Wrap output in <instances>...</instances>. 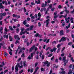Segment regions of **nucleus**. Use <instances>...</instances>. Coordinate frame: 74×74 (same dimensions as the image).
I'll return each instance as SVG.
<instances>
[{"instance_id":"774afa93","label":"nucleus","mask_w":74,"mask_h":74,"mask_svg":"<svg viewBox=\"0 0 74 74\" xmlns=\"http://www.w3.org/2000/svg\"><path fill=\"white\" fill-rule=\"evenodd\" d=\"M23 9H24V12H26V9H25V7H24Z\"/></svg>"},{"instance_id":"c03bdc74","label":"nucleus","mask_w":74,"mask_h":74,"mask_svg":"<svg viewBox=\"0 0 74 74\" xmlns=\"http://www.w3.org/2000/svg\"><path fill=\"white\" fill-rule=\"evenodd\" d=\"M60 46H61V45L60 44L58 45L57 46V48H59Z\"/></svg>"},{"instance_id":"dca6fc26","label":"nucleus","mask_w":74,"mask_h":74,"mask_svg":"<svg viewBox=\"0 0 74 74\" xmlns=\"http://www.w3.org/2000/svg\"><path fill=\"white\" fill-rule=\"evenodd\" d=\"M66 57L65 56L63 58V60H62L64 61V63H65V62H66Z\"/></svg>"},{"instance_id":"de8ad7c7","label":"nucleus","mask_w":74,"mask_h":74,"mask_svg":"<svg viewBox=\"0 0 74 74\" xmlns=\"http://www.w3.org/2000/svg\"><path fill=\"white\" fill-rule=\"evenodd\" d=\"M3 49H7V47H6V46H3Z\"/></svg>"},{"instance_id":"cd10ccee","label":"nucleus","mask_w":74,"mask_h":74,"mask_svg":"<svg viewBox=\"0 0 74 74\" xmlns=\"http://www.w3.org/2000/svg\"><path fill=\"white\" fill-rule=\"evenodd\" d=\"M62 25L63 27H64L65 26V22L63 21L62 23Z\"/></svg>"},{"instance_id":"4be33fe9","label":"nucleus","mask_w":74,"mask_h":74,"mask_svg":"<svg viewBox=\"0 0 74 74\" xmlns=\"http://www.w3.org/2000/svg\"><path fill=\"white\" fill-rule=\"evenodd\" d=\"M23 23V24L24 25H26V24H27V23L26 22V20H25L24 21Z\"/></svg>"},{"instance_id":"c756f323","label":"nucleus","mask_w":74,"mask_h":74,"mask_svg":"<svg viewBox=\"0 0 74 74\" xmlns=\"http://www.w3.org/2000/svg\"><path fill=\"white\" fill-rule=\"evenodd\" d=\"M52 8V4H51L49 5V8L51 9V8Z\"/></svg>"},{"instance_id":"5fc2aeb1","label":"nucleus","mask_w":74,"mask_h":74,"mask_svg":"<svg viewBox=\"0 0 74 74\" xmlns=\"http://www.w3.org/2000/svg\"><path fill=\"white\" fill-rule=\"evenodd\" d=\"M73 66V65H72V64H71L69 66V69H71L72 67Z\"/></svg>"},{"instance_id":"39448f33","label":"nucleus","mask_w":74,"mask_h":74,"mask_svg":"<svg viewBox=\"0 0 74 74\" xmlns=\"http://www.w3.org/2000/svg\"><path fill=\"white\" fill-rule=\"evenodd\" d=\"M35 36L36 37H39V38H41L42 36V35L38 33H37L36 34H35Z\"/></svg>"},{"instance_id":"9d476101","label":"nucleus","mask_w":74,"mask_h":74,"mask_svg":"<svg viewBox=\"0 0 74 74\" xmlns=\"http://www.w3.org/2000/svg\"><path fill=\"white\" fill-rule=\"evenodd\" d=\"M70 26H71V25H70V23H69L68 25H67L65 27V29H68L70 27Z\"/></svg>"},{"instance_id":"338daca9","label":"nucleus","mask_w":74,"mask_h":74,"mask_svg":"<svg viewBox=\"0 0 74 74\" xmlns=\"http://www.w3.org/2000/svg\"><path fill=\"white\" fill-rule=\"evenodd\" d=\"M33 69H31L30 70V73H33Z\"/></svg>"},{"instance_id":"4c0bfd02","label":"nucleus","mask_w":74,"mask_h":74,"mask_svg":"<svg viewBox=\"0 0 74 74\" xmlns=\"http://www.w3.org/2000/svg\"><path fill=\"white\" fill-rule=\"evenodd\" d=\"M72 44H73V43H72V42H69L68 43V45H72Z\"/></svg>"},{"instance_id":"c9c22d12","label":"nucleus","mask_w":74,"mask_h":74,"mask_svg":"<svg viewBox=\"0 0 74 74\" xmlns=\"http://www.w3.org/2000/svg\"><path fill=\"white\" fill-rule=\"evenodd\" d=\"M71 60L72 62H74V59H73V57H71Z\"/></svg>"},{"instance_id":"f3484780","label":"nucleus","mask_w":74,"mask_h":74,"mask_svg":"<svg viewBox=\"0 0 74 74\" xmlns=\"http://www.w3.org/2000/svg\"><path fill=\"white\" fill-rule=\"evenodd\" d=\"M70 21H71V23H74V21H73V17H71Z\"/></svg>"},{"instance_id":"f704fd0d","label":"nucleus","mask_w":74,"mask_h":74,"mask_svg":"<svg viewBox=\"0 0 74 74\" xmlns=\"http://www.w3.org/2000/svg\"><path fill=\"white\" fill-rule=\"evenodd\" d=\"M52 53H51V54H50L48 56V58H49L50 57H51V56H52Z\"/></svg>"},{"instance_id":"20e7f679","label":"nucleus","mask_w":74,"mask_h":74,"mask_svg":"<svg viewBox=\"0 0 74 74\" xmlns=\"http://www.w3.org/2000/svg\"><path fill=\"white\" fill-rule=\"evenodd\" d=\"M66 41V37H62L61 39L59 40V42H62L63 41Z\"/></svg>"},{"instance_id":"e433bc0d","label":"nucleus","mask_w":74,"mask_h":74,"mask_svg":"<svg viewBox=\"0 0 74 74\" xmlns=\"http://www.w3.org/2000/svg\"><path fill=\"white\" fill-rule=\"evenodd\" d=\"M19 29L18 28H17L16 29V32L17 33H19Z\"/></svg>"},{"instance_id":"a878e982","label":"nucleus","mask_w":74,"mask_h":74,"mask_svg":"<svg viewBox=\"0 0 74 74\" xmlns=\"http://www.w3.org/2000/svg\"><path fill=\"white\" fill-rule=\"evenodd\" d=\"M19 41L17 40L15 42V44H19Z\"/></svg>"},{"instance_id":"4468645a","label":"nucleus","mask_w":74,"mask_h":74,"mask_svg":"<svg viewBox=\"0 0 74 74\" xmlns=\"http://www.w3.org/2000/svg\"><path fill=\"white\" fill-rule=\"evenodd\" d=\"M41 7H42V8H45V7H46V6H45V4H44V3H42L41 4Z\"/></svg>"},{"instance_id":"864d4df0","label":"nucleus","mask_w":74,"mask_h":74,"mask_svg":"<svg viewBox=\"0 0 74 74\" xmlns=\"http://www.w3.org/2000/svg\"><path fill=\"white\" fill-rule=\"evenodd\" d=\"M38 26L39 27L41 26V23L40 22H39L38 23Z\"/></svg>"},{"instance_id":"2f4dec72","label":"nucleus","mask_w":74,"mask_h":74,"mask_svg":"<svg viewBox=\"0 0 74 74\" xmlns=\"http://www.w3.org/2000/svg\"><path fill=\"white\" fill-rule=\"evenodd\" d=\"M4 44H5L4 42H3L2 43H0V45L1 46L3 45H4Z\"/></svg>"},{"instance_id":"2eb2a0df","label":"nucleus","mask_w":74,"mask_h":74,"mask_svg":"<svg viewBox=\"0 0 74 74\" xmlns=\"http://www.w3.org/2000/svg\"><path fill=\"white\" fill-rule=\"evenodd\" d=\"M73 73V71L71 69H69L68 74H72Z\"/></svg>"},{"instance_id":"ddd939ff","label":"nucleus","mask_w":74,"mask_h":74,"mask_svg":"<svg viewBox=\"0 0 74 74\" xmlns=\"http://www.w3.org/2000/svg\"><path fill=\"white\" fill-rule=\"evenodd\" d=\"M34 27V25H32L29 27V30H33V28Z\"/></svg>"},{"instance_id":"393cba45","label":"nucleus","mask_w":74,"mask_h":74,"mask_svg":"<svg viewBox=\"0 0 74 74\" xmlns=\"http://www.w3.org/2000/svg\"><path fill=\"white\" fill-rule=\"evenodd\" d=\"M43 63L45 64H47L48 63V61H46L45 62H43Z\"/></svg>"},{"instance_id":"c85d7f7f","label":"nucleus","mask_w":74,"mask_h":74,"mask_svg":"<svg viewBox=\"0 0 74 74\" xmlns=\"http://www.w3.org/2000/svg\"><path fill=\"white\" fill-rule=\"evenodd\" d=\"M38 16L39 17H41V13H40V12H39L38 14Z\"/></svg>"},{"instance_id":"7ed1b4c3","label":"nucleus","mask_w":74,"mask_h":74,"mask_svg":"<svg viewBox=\"0 0 74 74\" xmlns=\"http://www.w3.org/2000/svg\"><path fill=\"white\" fill-rule=\"evenodd\" d=\"M18 67H20V65H19V64L18 63L17 64V65H16L15 66V69L16 70L15 71V72H17L19 70V69H18Z\"/></svg>"},{"instance_id":"8fccbe9b","label":"nucleus","mask_w":74,"mask_h":74,"mask_svg":"<svg viewBox=\"0 0 74 74\" xmlns=\"http://www.w3.org/2000/svg\"><path fill=\"white\" fill-rule=\"evenodd\" d=\"M58 8L59 9H61L62 8V5H59L58 7Z\"/></svg>"},{"instance_id":"72a5a7b5","label":"nucleus","mask_w":74,"mask_h":74,"mask_svg":"<svg viewBox=\"0 0 74 74\" xmlns=\"http://www.w3.org/2000/svg\"><path fill=\"white\" fill-rule=\"evenodd\" d=\"M51 49V48L50 47H47V48H46L45 49V50L46 51H48V49Z\"/></svg>"},{"instance_id":"b1692460","label":"nucleus","mask_w":74,"mask_h":74,"mask_svg":"<svg viewBox=\"0 0 74 74\" xmlns=\"http://www.w3.org/2000/svg\"><path fill=\"white\" fill-rule=\"evenodd\" d=\"M23 58H25V53H23L21 56V58H23Z\"/></svg>"},{"instance_id":"bb28decb","label":"nucleus","mask_w":74,"mask_h":74,"mask_svg":"<svg viewBox=\"0 0 74 74\" xmlns=\"http://www.w3.org/2000/svg\"><path fill=\"white\" fill-rule=\"evenodd\" d=\"M9 29H10V30H13L14 29H13V28H12V26H9Z\"/></svg>"},{"instance_id":"aec40b11","label":"nucleus","mask_w":74,"mask_h":74,"mask_svg":"<svg viewBox=\"0 0 74 74\" xmlns=\"http://www.w3.org/2000/svg\"><path fill=\"white\" fill-rule=\"evenodd\" d=\"M41 71H45V68H41Z\"/></svg>"},{"instance_id":"412c9836","label":"nucleus","mask_w":74,"mask_h":74,"mask_svg":"<svg viewBox=\"0 0 74 74\" xmlns=\"http://www.w3.org/2000/svg\"><path fill=\"white\" fill-rule=\"evenodd\" d=\"M64 11L65 12L66 14H69V11L67 10V9L65 10Z\"/></svg>"},{"instance_id":"6e6d98bb","label":"nucleus","mask_w":74,"mask_h":74,"mask_svg":"<svg viewBox=\"0 0 74 74\" xmlns=\"http://www.w3.org/2000/svg\"><path fill=\"white\" fill-rule=\"evenodd\" d=\"M32 42H33V39H32L30 42V44H32Z\"/></svg>"},{"instance_id":"0eeeda50","label":"nucleus","mask_w":74,"mask_h":74,"mask_svg":"<svg viewBox=\"0 0 74 74\" xmlns=\"http://www.w3.org/2000/svg\"><path fill=\"white\" fill-rule=\"evenodd\" d=\"M25 49H25V47H23V48H22L20 50V51H19L18 52V54H20V53H21V52H24V51H22V50H23V51H25Z\"/></svg>"},{"instance_id":"f03ea898","label":"nucleus","mask_w":74,"mask_h":74,"mask_svg":"<svg viewBox=\"0 0 74 74\" xmlns=\"http://www.w3.org/2000/svg\"><path fill=\"white\" fill-rule=\"evenodd\" d=\"M5 15H6V13L5 12L0 13V17H1L0 18V21H1L3 19V16H5Z\"/></svg>"},{"instance_id":"0e129e2a","label":"nucleus","mask_w":74,"mask_h":74,"mask_svg":"<svg viewBox=\"0 0 74 74\" xmlns=\"http://www.w3.org/2000/svg\"><path fill=\"white\" fill-rule=\"evenodd\" d=\"M58 16H57V15H55L54 16V19H56V18H58Z\"/></svg>"},{"instance_id":"7c9ffc66","label":"nucleus","mask_w":74,"mask_h":74,"mask_svg":"<svg viewBox=\"0 0 74 74\" xmlns=\"http://www.w3.org/2000/svg\"><path fill=\"white\" fill-rule=\"evenodd\" d=\"M39 69V68L38 67V66H37L36 69H35V71H36V72H37V70H38Z\"/></svg>"},{"instance_id":"5701e85b","label":"nucleus","mask_w":74,"mask_h":74,"mask_svg":"<svg viewBox=\"0 0 74 74\" xmlns=\"http://www.w3.org/2000/svg\"><path fill=\"white\" fill-rule=\"evenodd\" d=\"M29 41L28 39H25L24 40V42H27Z\"/></svg>"},{"instance_id":"603ef678","label":"nucleus","mask_w":74,"mask_h":74,"mask_svg":"<svg viewBox=\"0 0 74 74\" xmlns=\"http://www.w3.org/2000/svg\"><path fill=\"white\" fill-rule=\"evenodd\" d=\"M65 48H66V47H63L62 50H61V52H63V51H64V50L65 49Z\"/></svg>"},{"instance_id":"a211bd4d","label":"nucleus","mask_w":74,"mask_h":74,"mask_svg":"<svg viewBox=\"0 0 74 74\" xmlns=\"http://www.w3.org/2000/svg\"><path fill=\"white\" fill-rule=\"evenodd\" d=\"M3 38H8V35H7L6 36V35H4L3 36Z\"/></svg>"},{"instance_id":"9b49d317","label":"nucleus","mask_w":74,"mask_h":74,"mask_svg":"<svg viewBox=\"0 0 74 74\" xmlns=\"http://www.w3.org/2000/svg\"><path fill=\"white\" fill-rule=\"evenodd\" d=\"M4 7L3 5V4L0 3V9H4Z\"/></svg>"},{"instance_id":"a19ab883","label":"nucleus","mask_w":74,"mask_h":74,"mask_svg":"<svg viewBox=\"0 0 74 74\" xmlns=\"http://www.w3.org/2000/svg\"><path fill=\"white\" fill-rule=\"evenodd\" d=\"M4 56H5V57L7 56L8 55V54L6 52L4 53Z\"/></svg>"},{"instance_id":"473e14b6","label":"nucleus","mask_w":74,"mask_h":74,"mask_svg":"<svg viewBox=\"0 0 74 74\" xmlns=\"http://www.w3.org/2000/svg\"><path fill=\"white\" fill-rule=\"evenodd\" d=\"M50 20L49 19H48L47 20L45 21V23H49V22Z\"/></svg>"},{"instance_id":"6e6552de","label":"nucleus","mask_w":74,"mask_h":74,"mask_svg":"<svg viewBox=\"0 0 74 74\" xmlns=\"http://www.w3.org/2000/svg\"><path fill=\"white\" fill-rule=\"evenodd\" d=\"M64 35V31L63 30H61L60 32V36H62Z\"/></svg>"},{"instance_id":"09e8293b","label":"nucleus","mask_w":74,"mask_h":74,"mask_svg":"<svg viewBox=\"0 0 74 74\" xmlns=\"http://www.w3.org/2000/svg\"><path fill=\"white\" fill-rule=\"evenodd\" d=\"M70 32V30L69 29H66V32L68 33Z\"/></svg>"},{"instance_id":"79ce46f5","label":"nucleus","mask_w":74,"mask_h":74,"mask_svg":"<svg viewBox=\"0 0 74 74\" xmlns=\"http://www.w3.org/2000/svg\"><path fill=\"white\" fill-rule=\"evenodd\" d=\"M53 51L54 52H55L56 51V49H57V48H53Z\"/></svg>"},{"instance_id":"58836bf2","label":"nucleus","mask_w":74,"mask_h":74,"mask_svg":"<svg viewBox=\"0 0 74 74\" xmlns=\"http://www.w3.org/2000/svg\"><path fill=\"white\" fill-rule=\"evenodd\" d=\"M60 48H59L57 50V53H58V52H60Z\"/></svg>"},{"instance_id":"052dcab7","label":"nucleus","mask_w":74,"mask_h":74,"mask_svg":"<svg viewBox=\"0 0 74 74\" xmlns=\"http://www.w3.org/2000/svg\"><path fill=\"white\" fill-rule=\"evenodd\" d=\"M19 34L20 36L21 35H22V34H23V32L22 31H21L20 33Z\"/></svg>"},{"instance_id":"bf43d9fd","label":"nucleus","mask_w":74,"mask_h":74,"mask_svg":"<svg viewBox=\"0 0 74 74\" xmlns=\"http://www.w3.org/2000/svg\"><path fill=\"white\" fill-rule=\"evenodd\" d=\"M45 6H47V5H48V3L46 1L45 2Z\"/></svg>"},{"instance_id":"1a4fd4ad","label":"nucleus","mask_w":74,"mask_h":74,"mask_svg":"<svg viewBox=\"0 0 74 74\" xmlns=\"http://www.w3.org/2000/svg\"><path fill=\"white\" fill-rule=\"evenodd\" d=\"M15 39L16 40H20V38L19 37V36L17 35H14V36Z\"/></svg>"},{"instance_id":"f8f14e48","label":"nucleus","mask_w":74,"mask_h":74,"mask_svg":"<svg viewBox=\"0 0 74 74\" xmlns=\"http://www.w3.org/2000/svg\"><path fill=\"white\" fill-rule=\"evenodd\" d=\"M35 3L36 4H40V0H38V1L35 0Z\"/></svg>"},{"instance_id":"6ab92c4d","label":"nucleus","mask_w":74,"mask_h":74,"mask_svg":"<svg viewBox=\"0 0 74 74\" xmlns=\"http://www.w3.org/2000/svg\"><path fill=\"white\" fill-rule=\"evenodd\" d=\"M26 61H24L23 62V64L24 67H25L26 66Z\"/></svg>"},{"instance_id":"69168bd1","label":"nucleus","mask_w":74,"mask_h":74,"mask_svg":"<svg viewBox=\"0 0 74 74\" xmlns=\"http://www.w3.org/2000/svg\"><path fill=\"white\" fill-rule=\"evenodd\" d=\"M29 45H30V43H29V42H27V46H29Z\"/></svg>"},{"instance_id":"37998d69","label":"nucleus","mask_w":74,"mask_h":74,"mask_svg":"<svg viewBox=\"0 0 74 74\" xmlns=\"http://www.w3.org/2000/svg\"><path fill=\"white\" fill-rule=\"evenodd\" d=\"M70 19V17H68L67 18H66L65 19L66 22H67V19Z\"/></svg>"},{"instance_id":"3c124183","label":"nucleus","mask_w":74,"mask_h":74,"mask_svg":"<svg viewBox=\"0 0 74 74\" xmlns=\"http://www.w3.org/2000/svg\"><path fill=\"white\" fill-rule=\"evenodd\" d=\"M61 74H66V71H62L61 72Z\"/></svg>"},{"instance_id":"f257e3e1","label":"nucleus","mask_w":74,"mask_h":74,"mask_svg":"<svg viewBox=\"0 0 74 74\" xmlns=\"http://www.w3.org/2000/svg\"><path fill=\"white\" fill-rule=\"evenodd\" d=\"M36 53V51H34L33 53L31 54V56L29 55L28 57V59L30 60V59H33V55Z\"/></svg>"},{"instance_id":"13d9d810","label":"nucleus","mask_w":74,"mask_h":74,"mask_svg":"<svg viewBox=\"0 0 74 74\" xmlns=\"http://www.w3.org/2000/svg\"><path fill=\"white\" fill-rule=\"evenodd\" d=\"M55 62L56 63H58V58H56V59Z\"/></svg>"},{"instance_id":"a18cd8bd","label":"nucleus","mask_w":74,"mask_h":74,"mask_svg":"<svg viewBox=\"0 0 74 74\" xmlns=\"http://www.w3.org/2000/svg\"><path fill=\"white\" fill-rule=\"evenodd\" d=\"M58 67H59V65H55L54 66V67H55V69H57V68H58Z\"/></svg>"},{"instance_id":"e2e57ef3","label":"nucleus","mask_w":74,"mask_h":74,"mask_svg":"<svg viewBox=\"0 0 74 74\" xmlns=\"http://www.w3.org/2000/svg\"><path fill=\"white\" fill-rule=\"evenodd\" d=\"M50 40V39H49L47 40L46 43H48V42H49Z\"/></svg>"},{"instance_id":"49530a36","label":"nucleus","mask_w":74,"mask_h":74,"mask_svg":"<svg viewBox=\"0 0 74 74\" xmlns=\"http://www.w3.org/2000/svg\"><path fill=\"white\" fill-rule=\"evenodd\" d=\"M21 32H23V30H25V28L23 27L21 29Z\"/></svg>"},{"instance_id":"423d86ee","label":"nucleus","mask_w":74,"mask_h":74,"mask_svg":"<svg viewBox=\"0 0 74 74\" xmlns=\"http://www.w3.org/2000/svg\"><path fill=\"white\" fill-rule=\"evenodd\" d=\"M35 47H36V45H34L32 47H31L29 49V52H32V51H33V49H34Z\"/></svg>"},{"instance_id":"ea45409f","label":"nucleus","mask_w":74,"mask_h":74,"mask_svg":"<svg viewBox=\"0 0 74 74\" xmlns=\"http://www.w3.org/2000/svg\"><path fill=\"white\" fill-rule=\"evenodd\" d=\"M12 16L13 17H16L18 16V15H16L15 14H13Z\"/></svg>"},{"instance_id":"4d7b16f0","label":"nucleus","mask_w":74,"mask_h":74,"mask_svg":"<svg viewBox=\"0 0 74 74\" xmlns=\"http://www.w3.org/2000/svg\"><path fill=\"white\" fill-rule=\"evenodd\" d=\"M31 4L32 5H35V3H34L33 2H31Z\"/></svg>"},{"instance_id":"680f3d73","label":"nucleus","mask_w":74,"mask_h":74,"mask_svg":"<svg viewBox=\"0 0 74 74\" xmlns=\"http://www.w3.org/2000/svg\"><path fill=\"white\" fill-rule=\"evenodd\" d=\"M50 62L48 63L47 64V67H49V64H50Z\"/></svg>"}]
</instances>
